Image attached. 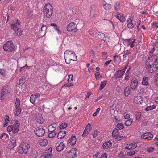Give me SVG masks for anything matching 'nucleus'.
<instances>
[{"label": "nucleus", "mask_w": 158, "mask_h": 158, "mask_svg": "<svg viewBox=\"0 0 158 158\" xmlns=\"http://www.w3.org/2000/svg\"><path fill=\"white\" fill-rule=\"evenodd\" d=\"M146 67L151 73L156 71L158 69V57L153 55L149 57L146 63Z\"/></svg>", "instance_id": "obj_1"}, {"label": "nucleus", "mask_w": 158, "mask_h": 158, "mask_svg": "<svg viewBox=\"0 0 158 158\" xmlns=\"http://www.w3.org/2000/svg\"><path fill=\"white\" fill-rule=\"evenodd\" d=\"M12 124L9 125L7 128V131L8 132H12L13 134L18 133L20 127V123L17 120H15L11 122Z\"/></svg>", "instance_id": "obj_2"}, {"label": "nucleus", "mask_w": 158, "mask_h": 158, "mask_svg": "<svg viewBox=\"0 0 158 158\" xmlns=\"http://www.w3.org/2000/svg\"><path fill=\"white\" fill-rule=\"evenodd\" d=\"M64 57L67 63V60L69 61H75L77 60V56L73 52L69 50H66L64 53Z\"/></svg>", "instance_id": "obj_3"}, {"label": "nucleus", "mask_w": 158, "mask_h": 158, "mask_svg": "<svg viewBox=\"0 0 158 158\" xmlns=\"http://www.w3.org/2000/svg\"><path fill=\"white\" fill-rule=\"evenodd\" d=\"M53 7L50 3L45 5L44 8V14L46 17L49 18L53 13Z\"/></svg>", "instance_id": "obj_4"}, {"label": "nucleus", "mask_w": 158, "mask_h": 158, "mask_svg": "<svg viewBox=\"0 0 158 158\" xmlns=\"http://www.w3.org/2000/svg\"><path fill=\"white\" fill-rule=\"evenodd\" d=\"M3 49L5 51L11 52L15 49V47L12 41H9L4 44Z\"/></svg>", "instance_id": "obj_5"}, {"label": "nucleus", "mask_w": 158, "mask_h": 158, "mask_svg": "<svg viewBox=\"0 0 158 158\" xmlns=\"http://www.w3.org/2000/svg\"><path fill=\"white\" fill-rule=\"evenodd\" d=\"M30 146L29 144L27 143H23L18 147V151L19 153L22 154L27 153Z\"/></svg>", "instance_id": "obj_6"}, {"label": "nucleus", "mask_w": 158, "mask_h": 158, "mask_svg": "<svg viewBox=\"0 0 158 158\" xmlns=\"http://www.w3.org/2000/svg\"><path fill=\"white\" fill-rule=\"evenodd\" d=\"M20 100L18 98H17L15 104V109L14 112V114L16 116H19L21 112V110L20 106Z\"/></svg>", "instance_id": "obj_7"}, {"label": "nucleus", "mask_w": 158, "mask_h": 158, "mask_svg": "<svg viewBox=\"0 0 158 158\" xmlns=\"http://www.w3.org/2000/svg\"><path fill=\"white\" fill-rule=\"evenodd\" d=\"M77 27V25L74 22H72L67 25L66 28L68 31L75 32L78 30Z\"/></svg>", "instance_id": "obj_8"}, {"label": "nucleus", "mask_w": 158, "mask_h": 158, "mask_svg": "<svg viewBox=\"0 0 158 158\" xmlns=\"http://www.w3.org/2000/svg\"><path fill=\"white\" fill-rule=\"evenodd\" d=\"M20 24V21L18 19L14 21L12 24L11 25V28L13 29L15 32L18 35H21V34L20 33L18 34V31H19V26Z\"/></svg>", "instance_id": "obj_9"}, {"label": "nucleus", "mask_w": 158, "mask_h": 158, "mask_svg": "<svg viewBox=\"0 0 158 158\" xmlns=\"http://www.w3.org/2000/svg\"><path fill=\"white\" fill-rule=\"evenodd\" d=\"M10 87L8 85L5 86L2 89L1 93V98L2 99L4 96H6L10 92Z\"/></svg>", "instance_id": "obj_10"}, {"label": "nucleus", "mask_w": 158, "mask_h": 158, "mask_svg": "<svg viewBox=\"0 0 158 158\" xmlns=\"http://www.w3.org/2000/svg\"><path fill=\"white\" fill-rule=\"evenodd\" d=\"M34 132L38 137L43 136L45 133L44 129L42 128H36L35 129Z\"/></svg>", "instance_id": "obj_11"}, {"label": "nucleus", "mask_w": 158, "mask_h": 158, "mask_svg": "<svg viewBox=\"0 0 158 158\" xmlns=\"http://www.w3.org/2000/svg\"><path fill=\"white\" fill-rule=\"evenodd\" d=\"M127 66H125L123 69L119 70H117L114 74V76L116 78H118L121 77L124 74Z\"/></svg>", "instance_id": "obj_12"}, {"label": "nucleus", "mask_w": 158, "mask_h": 158, "mask_svg": "<svg viewBox=\"0 0 158 158\" xmlns=\"http://www.w3.org/2000/svg\"><path fill=\"white\" fill-rule=\"evenodd\" d=\"M135 40V39H134L132 40L131 39H127L123 40V43L125 45L127 46L130 45L131 47L133 48L134 46V43Z\"/></svg>", "instance_id": "obj_13"}, {"label": "nucleus", "mask_w": 158, "mask_h": 158, "mask_svg": "<svg viewBox=\"0 0 158 158\" xmlns=\"http://www.w3.org/2000/svg\"><path fill=\"white\" fill-rule=\"evenodd\" d=\"M40 96V94L36 93L31 95L30 98V101L31 103L34 104L36 101H38Z\"/></svg>", "instance_id": "obj_14"}, {"label": "nucleus", "mask_w": 158, "mask_h": 158, "mask_svg": "<svg viewBox=\"0 0 158 158\" xmlns=\"http://www.w3.org/2000/svg\"><path fill=\"white\" fill-rule=\"evenodd\" d=\"M96 34H98L97 37L99 38L102 40L103 41L106 42H109V38L106 35L103 33L100 32H98L96 33Z\"/></svg>", "instance_id": "obj_15"}, {"label": "nucleus", "mask_w": 158, "mask_h": 158, "mask_svg": "<svg viewBox=\"0 0 158 158\" xmlns=\"http://www.w3.org/2000/svg\"><path fill=\"white\" fill-rule=\"evenodd\" d=\"M76 149L73 148L67 154L68 158H73L76 156Z\"/></svg>", "instance_id": "obj_16"}, {"label": "nucleus", "mask_w": 158, "mask_h": 158, "mask_svg": "<svg viewBox=\"0 0 158 158\" xmlns=\"http://www.w3.org/2000/svg\"><path fill=\"white\" fill-rule=\"evenodd\" d=\"M52 148H49L43 153V158H52Z\"/></svg>", "instance_id": "obj_17"}, {"label": "nucleus", "mask_w": 158, "mask_h": 158, "mask_svg": "<svg viewBox=\"0 0 158 158\" xmlns=\"http://www.w3.org/2000/svg\"><path fill=\"white\" fill-rule=\"evenodd\" d=\"M112 144V142L110 141L106 142L102 145V148L104 150L109 149L111 147Z\"/></svg>", "instance_id": "obj_18"}, {"label": "nucleus", "mask_w": 158, "mask_h": 158, "mask_svg": "<svg viewBox=\"0 0 158 158\" xmlns=\"http://www.w3.org/2000/svg\"><path fill=\"white\" fill-rule=\"evenodd\" d=\"M153 135L149 132L145 133L141 136L142 138L144 139L145 140H151L153 138Z\"/></svg>", "instance_id": "obj_19"}, {"label": "nucleus", "mask_w": 158, "mask_h": 158, "mask_svg": "<svg viewBox=\"0 0 158 158\" xmlns=\"http://www.w3.org/2000/svg\"><path fill=\"white\" fill-rule=\"evenodd\" d=\"M91 124L89 123L87 125L82 135V137H85L88 135L89 132L91 130Z\"/></svg>", "instance_id": "obj_20"}, {"label": "nucleus", "mask_w": 158, "mask_h": 158, "mask_svg": "<svg viewBox=\"0 0 158 158\" xmlns=\"http://www.w3.org/2000/svg\"><path fill=\"white\" fill-rule=\"evenodd\" d=\"M16 139L15 138H12L10 139L8 143V147L9 149H12L15 147L16 144Z\"/></svg>", "instance_id": "obj_21"}, {"label": "nucleus", "mask_w": 158, "mask_h": 158, "mask_svg": "<svg viewBox=\"0 0 158 158\" xmlns=\"http://www.w3.org/2000/svg\"><path fill=\"white\" fill-rule=\"evenodd\" d=\"M134 102L138 105L141 104L143 102L142 97L141 96L135 97L134 99Z\"/></svg>", "instance_id": "obj_22"}, {"label": "nucleus", "mask_w": 158, "mask_h": 158, "mask_svg": "<svg viewBox=\"0 0 158 158\" xmlns=\"http://www.w3.org/2000/svg\"><path fill=\"white\" fill-rule=\"evenodd\" d=\"M68 84H65L64 86L66 87H69L71 86H73V85L72 84L73 83V76L72 74H69L68 76Z\"/></svg>", "instance_id": "obj_23"}, {"label": "nucleus", "mask_w": 158, "mask_h": 158, "mask_svg": "<svg viewBox=\"0 0 158 158\" xmlns=\"http://www.w3.org/2000/svg\"><path fill=\"white\" fill-rule=\"evenodd\" d=\"M35 119L39 124H42L43 123L44 119L41 114L39 113L36 114Z\"/></svg>", "instance_id": "obj_24"}, {"label": "nucleus", "mask_w": 158, "mask_h": 158, "mask_svg": "<svg viewBox=\"0 0 158 158\" xmlns=\"http://www.w3.org/2000/svg\"><path fill=\"white\" fill-rule=\"evenodd\" d=\"M58 125L56 123H54L49 126L48 127V130L49 131H55L56 128L58 127Z\"/></svg>", "instance_id": "obj_25"}, {"label": "nucleus", "mask_w": 158, "mask_h": 158, "mask_svg": "<svg viewBox=\"0 0 158 158\" xmlns=\"http://www.w3.org/2000/svg\"><path fill=\"white\" fill-rule=\"evenodd\" d=\"M137 147V144L135 143L134 142L127 144L125 148L128 150H133Z\"/></svg>", "instance_id": "obj_26"}, {"label": "nucleus", "mask_w": 158, "mask_h": 158, "mask_svg": "<svg viewBox=\"0 0 158 158\" xmlns=\"http://www.w3.org/2000/svg\"><path fill=\"white\" fill-rule=\"evenodd\" d=\"M115 16L120 22H124L126 20L125 16L122 14L119 13H118L117 15H115Z\"/></svg>", "instance_id": "obj_27"}, {"label": "nucleus", "mask_w": 158, "mask_h": 158, "mask_svg": "<svg viewBox=\"0 0 158 158\" xmlns=\"http://www.w3.org/2000/svg\"><path fill=\"white\" fill-rule=\"evenodd\" d=\"M133 19L131 17L128 18L127 22V27L129 29H132L134 27V25L132 23Z\"/></svg>", "instance_id": "obj_28"}, {"label": "nucleus", "mask_w": 158, "mask_h": 158, "mask_svg": "<svg viewBox=\"0 0 158 158\" xmlns=\"http://www.w3.org/2000/svg\"><path fill=\"white\" fill-rule=\"evenodd\" d=\"M138 84V81L136 80H133L131 81L130 86L132 89H136L137 87Z\"/></svg>", "instance_id": "obj_29"}, {"label": "nucleus", "mask_w": 158, "mask_h": 158, "mask_svg": "<svg viewBox=\"0 0 158 158\" xmlns=\"http://www.w3.org/2000/svg\"><path fill=\"white\" fill-rule=\"evenodd\" d=\"M76 138L74 136H72L69 139V142L71 146L74 145L76 143Z\"/></svg>", "instance_id": "obj_30"}, {"label": "nucleus", "mask_w": 158, "mask_h": 158, "mask_svg": "<svg viewBox=\"0 0 158 158\" xmlns=\"http://www.w3.org/2000/svg\"><path fill=\"white\" fill-rule=\"evenodd\" d=\"M66 132L65 131H62L59 132L57 135V138L59 139L63 138L65 135Z\"/></svg>", "instance_id": "obj_31"}, {"label": "nucleus", "mask_w": 158, "mask_h": 158, "mask_svg": "<svg viewBox=\"0 0 158 158\" xmlns=\"http://www.w3.org/2000/svg\"><path fill=\"white\" fill-rule=\"evenodd\" d=\"M142 84L144 86H148L149 85V84L148 82V78L147 77H143L142 81Z\"/></svg>", "instance_id": "obj_32"}, {"label": "nucleus", "mask_w": 158, "mask_h": 158, "mask_svg": "<svg viewBox=\"0 0 158 158\" xmlns=\"http://www.w3.org/2000/svg\"><path fill=\"white\" fill-rule=\"evenodd\" d=\"M65 147V145L63 142H61L59 145L56 147V149L58 152L63 150Z\"/></svg>", "instance_id": "obj_33"}, {"label": "nucleus", "mask_w": 158, "mask_h": 158, "mask_svg": "<svg viewBox=\"0 0 158 158\" xmlns=\"http://www.w3.org/2000/svg\"><path fill=\"white\" fill-rule=\"evenodd\" d=\"M103 8L107 10H109L111 8L110 4H107L106 2L104 1L102 3Z\"/></svg>", "instance_id": "obj_34"}, {"label": "nucleus", "mask_w": 158, "mask_h": 158, "mask_svg": "<svg viewBox=\"0 0 158 158\" xmlns=\"http://www.w3.org/2000/svg\"><path fill=\"white\" fill-rule=\"evenodd\" d=\"M48 143V141L46 139H41L40 142V145L45 146L47 145Z\"/></svg>", "instance_id": "obj_35"}, {"label": "nucleus", "mask_w": 158, "mask_h": 158, "mask_svg": "<svg viewBox=\"0 0 158 158\" xmlns=\"http://www.w3.org/2000/svg\"><path fill=\"white\" fill-rule=\"evenodd\" d=\"M113 56L114 59V62H115L116 64H118L120 62L121 60L120 58H119L118 56L114 54L113 55Z\"/></svg>", "instance_id": "obj_36"}, {"label": "nucleus", "mask_w": 158, "mask_h": 158, "mask_svg": "<svg viewBox=\"0 0 158 158\" xmlns=\"http://www.w3.org/2000/svg\"><path fill=\"white\" fill-rule=\"evenodd\" d=\"M130 93V90L129 88L128 87H126L124 90V95L126 97H128Z\"/></svg>", "instance_id": "obj_37"}, {"label": "nucleus", "mask_w": 158, "mask_h": 158, "mask_svg": "<svg viewBox=\"0 0 158 158\" xmlns=\"http://www.w3.org/2000/svg\"><path fill=\"white\" fill-rule=\"evenodd\" d=\"M10 121L8 116L6 115L5 117V122L3 124V127H6L7 126L8 123Z\"/></svg>", "instance_id": "obj_38"}, {"label": "nucleus", "mask_w": 158, "mask_h": 158, "mask_svg": "<svg viewBox=\"0 0 158 158\" xmlns=\"http://www.w3.org/2000/svg\"><path fill=\"white\" fill-rule=\"evenodd\" d=\"M156 106L154 105L148 106L145 108L144 110L146 111H148L156 108Z\"/></svg>", "instance_id": "obj_39"}, {"label": "nucleus", "mask_w": 158, "mask_h": 158, "mask_svg": "<svg viewBox=\"0 0 158 158\" xmlns=\"http://www.w3.org/2000/svg\"><path fill=\"white\" fill-rule=\"evenodd\" d=\"M106 82L107 81L106 80H104L101 82L100 87V90H102L104 88L106 85Z\"/></svg>", "instance_id": "obj_40"}, {"label": "nucleus", "mask_w": 158, "mask_h": 158, "mask_svg": "<svg viewBox=\"0 0 158 158\" xmlns=\"http://www.w3.org/2000/svg\"><path fill=\"white\" fill-rule=\"evenodd\" d=\"M133 122V119H130L127 120L125 122V125L126 126H129L131 125Z\"/></svg>", "instance_id": "obj_41"}, {"label": "nucleus", "mask_w": 158, "mask_h": 158, "mask_svg": "<svg viewBox=\"0 0 158 158\" xmlns=\"http://www.w3.org/2000/svg\"><path fill=\"white\" fill-rule=\"evenodd\" d=\"M57 134L56 131L50 132L48 134V137L50 138H52L55 137Z\"/></svg>", "instance_id": "obj_42"}, {"label": "nucleus", "mask_w": 158, "mask_h": 158, "mask_svg": "<svg viewBox=\"0 0 158 158\" xmlns=\"http://www.w3.org/2000/svg\"><path fill=\"white\" fill-rule=\"evenodd\" d=\"M154 79L155 84L156 85L158 86V73L155 75Z\"/></svg>", "instance_id": "obj_43"}, {"label": "nucleus", "mask_w": 158, "mask_h": 158, "mask_svg": "<svg viewBox=\"0 0 158 158\" xmlns=\"http://www.w3.org/2000/svg\"><path fill=\"white\" fill-rule=\"evenodd\" d=\"M118 130L116 129H114L112 132V135L113 137H115L118 134Z\"/></svg>", "instance_id": "obj_44"}, {"label": "nucleus", "mask_w": 158, "mask_h": 158, "mask_svg": "<svg viewBox=\"0 0 158 158\" xmlns=\"http://www.w3.org/2000/svg\"><path fill=\"white\" fill-rule=\"evenodd\" d=\"M67 124L65 123H61L60 126V129H65L67 127Z\"/></svg>", "instance_id": "obj_45"}, {"label": "nucleus", "mask_w": 158, "mask_h": 158, "mask_svg": "<svg viewBox=\"0 0 158 158\" xmlns=\"http://www.w3.org/2000/svg\"><path fill=\"white\" fill-rule=\"evenodd\" d=\"M117 127L119 129L121 130L123 128L124 126L123 124L119 123L117 124Z\"/></svg>", "instance_id": "obj_46"}, {"label": "nucleus", "mask_w": 158, "mask_h": 158, "mask_svg": "<svg viewBox=\"0 0 158 158\" xmlns=\"http://www.w3.org/2000/svg\"><path fill=\"white\" fill-rule=\"evenodd\" d=\"M152 25L154 29H156L158 27V24L157 22H154Z\"/></svg>", "instance_id": "obj_47"}, {"label": "nucleus", "mask_w": 158, "mask_h": 158, "mask_svg": "<svg viewBox=\"0 0 158 158\" xmlns=\"http://www.w3.org/2000/svg\"><path fill=\"white\" fill-rule=\"evenodd\" d=\"M125 74V79L126 81H127L129 78V71L128 70L126 72Z\"/></svg>", "instance_id": "obj_48"}, {"label": "nucleus", "mask_w": 158, "mask_h": 158, "mask_svg": "<svg viewBox=\"0 0 158 158\" xmlns=\"http://www.w3.org/2000/svg\"><path fill=\"white\" fill-rule=\"evenodd\" d=\"M114 137H115L116 140L119 141L123 139V136H121L118 134L117 135L115 136Z\"/></svg>", "instance_id": "obj_49"}, {"label": "nucleus", "mask_w": 158, "mask_h": 158, "mask_svg": "<svg viewBox=\"0 0 158 158\" xmlns=\"http://www.w3.org/2000/svg\"><path fill=\"white\" fill-rule=\"evenodd\" d=\"M114 8L115 10H117L119 9L120 4L118 2H116L114 5Z\"/></svg>", "instance_id": "obj_50"}, {"label": "nucleus", "mask_w": 158, "mask_h": 158, "mask_svg": "<svg viewBox=\"0 0 158 158\" xmlns=\"http://www.w3.org/2000/svg\"><path fill=\"white\" fill-rule=\"evenodd\" d=\"M4 136H6V137L7 138V139H8L9 137L8 135L6 133H3L2 134H1V135L0 136V139H2L3 138H4Z\"/></svg>", "instance_id": "obj_51"}, {"label": "nucleus", "mask_w": 158, "mask_h": 158, "mask_svg": "<svg viewBox=\"0 0 158 158\" xmlns=\"http://www.w3.org/2000/svg\"><path fill=\"white\" fill-rule=\"evenodd\" d=\"M19 81L22 84H24L25 81V77L24 76L22 77L20 79Z\"/></svg>", "instance_id": "obj_52"}, {"label": "nucleus", "mask_w": 158, "mask_h": 158, "mask_svg": "<svg viewBox=\"0 0 158 158\" xmlns=\"http://www.w3.org/2000/svg\"><path fill=\"white\" fill-rule=\"evenodd\" d=\"M100 73L99 72H97L95 74V77L97 80L99 79L100 77H102V76L100 77Z\"/></svg>", "instance_id": "obj_53"}, {"label": "nucleus", "mask_w": 158, "mask_h": 158, "mask_svg": "<svg viewBox=\"0 0 158 158\" xmlns=\"http://www.w3.org/2000/svg\"><path fill=\"white\" fill-rule=\"evenodd\" d=\"M98 133L99 131H98L97 130H94V132L93 134V137H96L98 135Z\"/></svg>", "instance_id": "obj_54"}, {"label": "nucleus", "mask_w": 158, "mask_h": 158, "mask_svg": "<svg viewBox=\"0 0 158 158\" xmlns=\"http://www.w3.org/2000/svg\"><path fill=\"white\" fill-rule=\"evenodd\" d=\"M135 153L136 152L135 151H131L128 152L127 153V155L128 156H131L134 155Z\"/></svg>", "instance_id": "obj_55"}, {"label": "nucleus", "mask_w": 158, "mask_h": 158, "mask_svg": "<svg viewBox=\"0 0 158 158\" xmlns=\"http://www.w3.org/2000/svg\"><path fill=\"white\" fill-rule=\"evenodd\" d=\"M116 91L118 93H119L121 92V87L120 86L118 85L117 86L116 88Z\"/></svg>", "instance_id": "obj_56"}, {"label": "nucleus", "mask_w": 158, "mask_h": 158, "mask_svg": "<svg viewBox=\"0 0 158 158\" xmlns=\"http://www.w3.org/2000/svg\"><path fill=\"white\" fill-rule=\"evenodd\" d=\"M141 114L140 113L138 112L136 114V118L137 120H139V119L141 117Z\"/></svg>", "instance_id": "obj_57"}, {"label": "nucleus", "mask_w": 158, "mask_h": 158, "mask_svg": "<svg viewBox=\"0 0 158 158\" xmlns=\"http://www.w3.org/2000/svg\"><path fill=\"white\" fill-rule=\"evenodd\" d=\"M89 34L92 36H94V30L92 29H90L89 30Z\"/></svg>", "instance_id": "obj_58"}, {"label": "nucleus", "mask_w": 158, "mask_h": 158, "mask_svg": "<svg viewBox=\"0 0 158 158\" xmlns=\"http://www.w3.org/2000/svg\"><path fill=\"white\" fill-rule=\"evenodd\" d=\"M50 25L51 26H53V28L55 30L58 27L57 25L55 23H51Z\"/></svg>", "instance_id": "obj_59"}, {"label": "nucleus", "mask_w": 158, "mask_h": 158, "mask_svg": "<svg viewBox=\"0 0 158 158\" xmlns=\"http://www.w3.org/2000/svg\"><path fill=\"white\" fill-rule=\"evenodd\" d=\"M123 116L126 119H127L130 118V115L127 113H124Z\"/></svg>", "instance_id": "obj_60"}, {"label": "nucleus", "mask_w": 158, "mask_h": 158, "mask_svg": "<svg viewBox=\"0 0 158 158\" xmlns=\"http://www.w3.org/2000/svg\"><path fill=\"white\" fill-rule=\"evenodd\" d=\"M154 149V148L152 147H150L148 148L147 149V152H152Z\"/></svg>", "instance_id": "obj_61"}, {"label": "nucleus", "mask_w": 158, "mask_h": 158, "mask_svg": "<svg viewBox=\"0 0 158 158\" xmlns=\"http://www.w3.org/2000/svg\"><path fill=\"white\" fill-rule=\"evenodd\" d=\"M111 60L106 61L104 64V67H106L108 66V64L111 62Z\"/></svg>", "instance_id": "obj_62"}, {"label": "nucleus", "mask_w": 158, "mask_h": 158, "mask_svg": "<svg viewBox=\"0 0 158 158\" xmlns=\"http://www.w3.org/2000/svg\"><path fill=\"white\" fill-rule=\"evenodd\" d=\"M47 29V27L45 25H43L41 28V31H45Z\"/></svg>", "instance_id": "obj_63"}, {"label": "nucleus", "mask_w": 158, "mask_h": 158, "mask_svg": "<svg viewBox=\"0 0 158 158\" xmlns=\"http://www.w3.org/2000/svg\"><path fill=\"white\" fill-rule=\"evenodd\" d=\"M99 156V153L98 152H97L93 155V158H98V157Z\"/></svg>", "instance_id": "obj_64"}]
</instances>
